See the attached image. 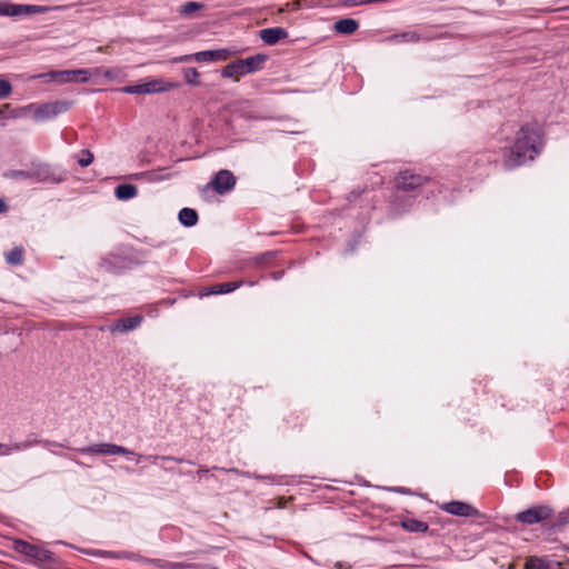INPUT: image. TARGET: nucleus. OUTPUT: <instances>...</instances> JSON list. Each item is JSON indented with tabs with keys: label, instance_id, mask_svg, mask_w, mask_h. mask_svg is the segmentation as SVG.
<instances>
[{
	"label": "nucleus",
	"instance_id": "473e14b6",
	"mask_svg": "<svg viewBox=\"0 0 569 569\" xmlns=\"http://www.w3.org/2000/svg\"><path fill=\"white\" fill-rule=\"evenodd\" d=\"M7 210V204L3 200L0 199V213L4 212Z\"/></svg>",
	"mask_w": 569,
	"mask_h": 569
},
{
	"label": "nucleus",
	"instance_id": "dca6fc26",
	"mask_svg": "<svg viewBox=\"0 0 569 569\" xmlns=\"http://www.w3.org/2000/svg\"><path fill=\"white\" fill-rule=\"evenodd\" d=\"M358 27V21L351 18L341 19L335 23V30L342 34H352Z\"/></svg>",
	"mask_w": 569,
	"mask_h": 569
},
{
	"label": "nucleus",
	"instance_id": "7c9ffc66",
	"mask_svg": "<svg viewBox=\"0 0 569 569\" xmlns=\"http://www.w3.org/2000/svg\"><path fill=\"white\" fill-rule=\"evenodd\" d=\"M567 523H569V509L560 512L558 516V525L563 526Z\"/></svg>",
	"mask_w": 569,
	"mask_h": 569
},
{
	"label": "nucleus",
	"instance_id": "b1692460",
	"mask_svg": "<svg viewBox=\"0 0 569 569\" xmlns=\"http://www.w3.org/2000/svg\"><path fill=\"white\" fill-rule=\"evenodd\" d=\"M238 287L239 283L237 282L219 283L212 288L211 293H228L236 290Z\"/></svg>",
	"mask_w": 569,
	"mask_h": 569
},
{
	"label": "nucleus",
	"instance_id": "a878e982",
	"mask_svg": "<svg viewBox=\"0 0 569 569\" xmlns=\"http://www.w3.org/2000/svg\"><path fill=\"white\" fill-rule=\"evenodd\" d=\"M72 71L76 72V78L78 79L77 82H87L92 74L99 73L98 69H93V70L80 69V70H72Z\"/></svg>",
	"mask_w": 569,
	"mask_h": 569
},
{
	"label": "nucleus",
	"instance_id": "9b49d317",
	"mask_svg": "<svg viewBox=\"0 0 569 569\" xmlns=\"http://www.w3.org/2000/svg\"><path fill=\"white\" fill-rule=\"evenodd\" d=\"M259 37L266 44L273 46L278 41L286 39L288 37V32L281 27L267 28L260 30Z\"/></svg>",
	"mask_w": 569,
	"mask_h": 569
},
{
	"label": "nucleus",
	"instance_id": "4468645a",
	"mask_svg": "<svg viewBox=\"0 0 569 569\" xmlns=\"http://www.w3.org/2000/svg\"><path fill=\"white\" fill-rule=\"evenodd\" d=\"M268 57L266 54H256L252 57H248L246 59H240L241 64L243 67L244 73H251L258 71L262 68L263 63L267 61Z\"/></svg>",
	"mask_w": 569,
	"mask_h": 569
},
{
	"label": "nucleus",
	"instance_id": "6e6552de",
	"mask_svg": "<svg viewBox=\"0 0 569 569\" xmlns=\"http://www.w3.org/2000/svg\"><path fill=\"white\" fill-rule=\"evenodd\" d=\"M551 510L548 507H535L517 515V519L523 523L532 525L548 519Z\"/></svg>",
	"mask_w": 569,
	"mask_h": 569
},
{
	"label": "nucleus",
	"instance_id": "9d476101",
	"mask_svg": "<svg viewBox=\"0 0 569 569\" xmlns=\"http://www.w3.org/2000/svg\"><path fill=\"white\" fill-rule=\"evenodd\" d=\"M425 182V178L418 174L410 173L409 171L402 172L397 178V187L403 191H411Z\"/></svg>",
	"mask_w": 569,
	"mask_h": 569
},
{
	"label": "nucleus",
	"instance_id": "423d86ee",
	"mask_svg": "<svg viewBox=\"0 0 569 569\" xmlns=\"http://www.w3.org/2000/svg\"><path fill=\"white\" fill-rule=\"evenodd\" d=\"M79 452L83 455H133L129 449L113 443H96L79 449Z\"/></svg>",
	"mask_w": 569,
	"mask_h": 569
},
{
	"label": "nucleus",
	"instance_id": "f3484780",
	"mask_svg": "<svg viewBox=\"0 0 569 569\" xmlns=\"http://www.w3.org/2000/svg\"><path fill=\"white\" fill-rule=\"evenodd\" d=\"M116 197L120 200H128L137 196V187L133 184H119L116 190Z\"/></svg>",
	"mask_w": 569,
	"mask_h": 569
},
{
	"label": "nucleus",
	"instance_id": "7ed1b4c3",
	"mask_svg": "<svg viewBox=\"0 0 569 569\" xmlns=\"http://www.w3.org/2000/svg\"><path fill=\"white\" fill-rule=\"evenodd\" d=\"M236 177L229 170H220L214 178L204 187V190L212 189L219 194H224L233 189Z\"/></svg>",
	"mask_w": 569,
	"mask_h": 569
},
{
	"label": "nucleus",
	"instance_id": "20e7f679",
	"mask_svg": "<svg viewBox=\"0 0 569 569\" xmlns=\"http://www.w3.org/2000/svg\"><path fill=\"white\" fill-rule=\"evenodd\" d=\"M231 51L228 49H218V50H208V51H200L194 54L183 56L176 61L184 62L190 60H196L197 62H207V61H224L231 56Z\"/></svg>",
	"mask_w": 569,
	"mask_h": 569
},
{
	"label": "nucleus",
	"instance_id": "c85d7f7f",
	"mask_svg": "<svg viewBox=\"0 0 569 569\" xmlns=\"http://www.w3.org/2000/svg\"><path fill=\"white\" fill-rule=\"evenodd\" d=\"M12 87L9 81L0 79V98H7L10 96Z\"/></svg>",
	"mask_w": 569,
	"mask_h": 569
},
{
	"label": "nucleus",
	"instance_id": "5701e85b",
	"mask_svg": "<svg viewBox=\"0 0 569 569\" xmlns=\"http://www.w3.org/2000/svg\"><path fill=\"white\" fill-rule=\"evenodd\" d=\"M204 8L203 3L196 2V1H188L180 8V13L183 16H191L197 10H201Z\"/></svg>",
	"mask_w": 569,
	"mask_h": 569
},
{
	"label": "nucleus",
	"instance_id": "f8f14e48",
	"mask_svg": "<svg viewBox=\"0 0 569 569\" xmlns=\"http://www.w3.org/2000/svg\"><path fill=\"white\" fill-rule=\"evenodd\" d=\"M142 322L141 316H134L131 318H122L116 321L111 327V332H127L133 330L140 326Z\"/></svg>",
	"mask_w": 569,
	"mask_h": 569
},
{
	"label": "nucleus",
	"instance_id": "4be33fe9",
	"mask_svg": "<svg viewBox=\"0 0 569 569\" xmlns=\"http://www.w3.org/2000/svg\"><path fill=\"white\" fill-rule=\"evenodd\" d=\"M7 262L10 264H19L23 259V249L17 247L6 254Z\"/></svg>",
	"mask_w": 569,
	"mask_h": 569
},
{
	"label": "nucleus",
	"instance_id": "ddd939ff",
	"mask_svg": "<svg viewBox=\"0 0 569 569\" xmlns=\"http://www.w3.org/2000/svg\"><path fill=\"white\" fill-rule=\"evenodd\" d=\"M34 78H49L50 80L56 81L58 83L78 81V79L76 78V72H73L72 70L50 71L47 73L36 76Z\"/></svg>",
	"mask_w": 569,
	"mask_h": 569
},
{
	"label": "nucleus",
	"instance_id": "6ab92c4d",
	"mask_svg": "<svg viewBox=\"0 0 569 569\" xmlns=\"http://www.w3.org/2000/svg\"><path fill=\"white\" fill-rule=\"evenodd\" d=\"M244 74L246 73H244V70H243L240 59L227 64L222 69V77H224V78H232V77L244 76Z\"/></svg>",
	"mask_w": 569,
	"mask_h": 569
},
{
	"label": "nucleus",
	"instance_id": "1a4fd4ad",
	"mask_svg": "<svg viewBox=\"0 0 569 569\" xmlns=\"http://www.w3.org/2000/svg\"><path fill=\"white\" fill-rule=\"evenodd\" d=\"M166 87L163 86V82L161 80H153L151 82L136 84V86H128L122 89L126 93H132V94H147V93H153V92H160L164 91Z\"/></svg>",
	"mask_w": 569,
	"mask_h": 569
},
{
	"label": "nucleus",
	"instance_id": "2eb2a0df",
	"mask_svg": "<svg viewBox=\"0 0 569 569\" xmlns=\"http://www.w3.org/2000/svg\"><path fill=\"white\" fill-rule=\"evenodd\" d=\"M67 103H47L38 108L36 114L41 118H51L66 110Z\"/></svg>",
	"mask_w": 569,
	"mask_h": 569
},
{
	"label": "nucleus",
	"instance_id": "f704fd0d",
	"mask_svg": "<svg viewBox=\"0 0 569 569\" xmlns=\"http://www.w3.org/2000/svg\"><path fill=\"white\" fill-rule=\"evenodd\" d=\"M2 114V111L0 110V116Z\"/></svg>",
	"mask_w": 569,
	"mask_h": 569
},
{
	"label": "nucleus",
	"instance_id": "a211bd4d",
	"mask_svg": "<svg viewBox=\"0 0 569 569\" xmlns=\"http://www.w3.org/2000/svg\"><path fill=\"white\" fill-rule=\"evenodd\" d=\"M179 221L186 227H192L198 222V213L190 208H183L179 212Z\"/></svg>",
	"mask_w": 569,
	"mask_h": 569
},
{
	"label": "nucleus",
	"instance_id": "cd10ccee",
	"mask_svg": "<svg viewBox=\"0 0 569 569\" xmlns=\"http://www.w3.org/2000/svg\"><path fill=\"white\" fill-rule=\"evenodd\" d=\"M92 161H93V153L90 152L89 150H82L81 157L78 159V163L81 167H88L92 163Z\"/></svg>",
	"mask_w": 569,
	"mask_h": 569
},
{
	"label": "nucleus",
	"instance_id": "f03ea898",
	"mask_svg": "<svg viewBox=\"0 0 569 569\" xmlns=\"http://www.w3.org/2000/svg\"><path fill=\"white\" fill-rule=\"evenodd\" d=\"M52 8L36 4H14V3H2L0 4V16H29L38 14L50 11Z\"/></svg>",
	"mask_w": 569,
	"mask_h": 569
},
{
	"label": "nucleus",
	"instance_id": "bb28decb",
	"mask_svg": "<svg viewBox=\"0 0 569 569\" xmlns=\"http://www.w3.org/2000/svg\"><path fill=\"white\" fill-rule=\"evenodd\" d=\"M392 39H396V40L401 39L402 41L417 42L421 39V37L417 32H405L402 34L393 36Z\"/></svg>",
	"mask_w": 569,
	"mask_h": 569
},
{
	"label": "nucleus",
	"instance_id": "2f4dec72",
	"mask_svg": "<svg viewBox=\"0 0 569 569\" xmlns=\"http://www.w3.org/2000/svg\"><path fill=\"white\" fill-rule=\"evenodd\" d=\"M11 178H29L30 173L23 170L11 171L9 174Z\"/></svg>",
	"mask_w": 569,
	"mask_h": 569
},
{
	"label": "nucleus",
	"instance_id": "0eeeda50",
	"mask_svg": "<svg viewBox=\"0 0 569 569\" xmlns=\"http://www.w3.org/2000/svg\"><path fill=\"white\" fill-rule=\"evenodd\" d=\"M441 509L446 512L459 517H477L479 511L469 503L462 501H449L441 505Z\"/></svg>",
	"mask_w": 569,
	"mask_h": 569
},
{
	"label": "nucleus",
	"instance_id": "39448f33",
	"mask_svg": "<svg viewBox=\"0 0 569 569\" xmlns=\"http://www.w3.org/2000/svg\"><path fill=\"white\" fill-rule=\"evenodd\" d=\"M13 549L36 561L43 562L50 558V552L36 545H31L23 540H16L13 542Z\"/></svg>",
	"mask_w": 569,
	"mask_h": 569
},
{
	"label": "nucleus",
	"instance_id": "c756f323",
	"mask_svg": "<svg viewBox=\"0 0 569 569\" xmlns=\"http://www.w3.org/2000/svg\"><path fill=\"white\" fill-rule=\"evenodd\" d=\"M0 449H3L2 451V455H10L12 450H20L21 449V445L20 443H14L12 446H8V445H2L0 443Z\"/></svg>",
	"mask_w": 569,
	"mask_h": 569
},
{
	"label": "nucleus",
	"instance_id": "393cba45",
	"mask_svg": "<svg viewBox=\"0 0 569 569\" xmlns=\"http://www.w3.org/2000/svg\"><path fill=\"white\" fill-rule=\"evenodd\" d=\"M184 80L193 86H199V72L194 68H187L183 70Z\"/></svg>",
	"mask_w": 569,
	"mask_h": 569
},
{
	"label": "nucleus",
	"instance_id": "72a5a7b5",
	"mask_svg": "<svg viewBox=\"0 0 569 569\" xmlns=\"http://www.w3.org/2000/svg\"><path fill=\"white\" fill-rule=\"evenodd\" d=\"M161 459H163V460H174V461H178V462L182 461L181 459H177V458H172V457H161Z\"/></svg>",
	"mask_w": 569,
	"mask_h": 569
},
{
	"label": "nucleus",
	"instance_id": "412c9836",
	"mask_svg": "<svg viewBox=\"0 0 569 569\" xmlns=\"http://www.w3.org/2000/svg\"><path fill=\"white\" fill-rule=\"evenodd\" d=\"M525 567L526 569H555L552 563L539 557H529Z\"/></svg>",
	"mask_w": 569,
	"mask_h": 569
},
{
	"label": "nucleus",
	"instance_id": "f257e3e1",
	"mask_svg": "<svg viewBox=\"0 0 569 569\" xmlns=\"http://www.w3.org/2000/svg\"><path fill=\"white\" fill-rule=\"evenodd\" d=\"M540 148L541 137L539 130L525 126L518 131L515 144L505 159V166L507 168L521 166L526 161L532 160L540 152Z\"/></svg>",
	"mask_w": 569,
	"mask_h": 569
},
{
	"label": "nucleus",
	"instance_id": "aec40b11",
	"mask_svg": "<svg viewBox=\"0 0 569 569\" xmlns=\"http://www.w3.org/2000/svg\"><path fill=\"white\" fill-rule=\"evenodd\" d=\"M401 525L403 529L410 532H425L428 530V525L426 522L416 519H406Z\"/></svg>",
	"mask_w": 569,
	"mask_h": 569
}]
</instances>
